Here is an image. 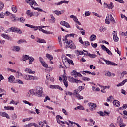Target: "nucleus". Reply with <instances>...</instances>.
<instances>
[{"instance_id": "cd10ccee", "label": "nucleus", "mask_w": 127, "mask_h": 127, "mask_svg": "<svg viewBox=\"0 0 127 127\" xmlns=\"http://www.w3.org/2000/svg\"><path fill=\"white\" fill-rule=\"evenodd\" d=\"M24 78L25 80H31V75H26L24 76Z\"/></svg>"}, {"instance_id": "9d476101", "label": "nucleus", "mask_w": 127, "mask_h": 127, "mask_svg": "<svg viewBox=\"0 0 127 127\" xmlns=\"http://www.w3.org/2000/svg\"><path fill=\"white\" fill-rule=\"evenodd\" d=\"M50 88L51 89H58V90H60V91H63V89L61 88L59 85H50Z\"/></svg>"}, {"instance_id": "864d4df0", "label": "nucleus", "mask_w": 127, "mask_h": 127, "mask_svg": "<svg viewBox=\"0 0 127 127\" xmlns=\"http://www.w3.org/2000/svg\"><path fill=\"white\" fill-rule=\"evenodd\" d=\"M33 126V123H29L28 124H27L24 126V127H30Z\"/></svg>"}, {"instance_id": "bf43d9fd", "label": "nucleus", "mask_w": 127, "mask_h": 127, "mask_svg": "<svg viewBox=\"0 0 127 127\" xmlns=\"http://www.w3.org/2000/svg\"><path fill=\"white\" fill-rule=\"evenodd\" d=\"M112 98H113V96H112V95L108 97L107 99V102H111V101H112Z\"/></svg>"}, {"instance_id": "dca6fc26", "label": "nucleus", "mask_w": 127, "mask_h": 127, "mask_svg": "<svg viewBox=\"0 0 127 127\" xmlns=\"http://www.w3.org/2000/svg\"><path fill=\"white\" fill-rule=\"evenodd\" d=\"M97 39V36L94 34H92L90 37V41H94Z\"/></svg>"}, {"instance_id": "4468645a", "label": "nucleus", "mask_w": 127, "mask_h": 127, "mask_svg": "<svg viewBox=\"0 0 127 127\" xmlns=\"http://www.w3.org/2000/svg\"><path fill=\"white\" fill-rule=\"evenodd\" d=\"M14 80H15V78L13 75L10 76L8 79V81L10 83H13Z\"/></svg>"}, {"instance_id": "8fccbe9b", "label": "nucleus", "mask_w": 127, "mask_h": 127, "mask_svg": "<svg viewBox=\"0 0 127 127\" xmlns=\"http://www.w3.org/2000/svg\"><path fill=\"white\" fill-rule=\"evenodd\" d=\"M107 53L109 54V55H113V53H112V52L109 50V49L107 48V49L106 50Z\"/></svg>"}, {"instance_id": "a878e982", "label": "nucleus", "mask_w": 127, "mask_h": 127, "mask_svg": "<svg viewBox=\"0 0 127 127\" xmlns=\"http://www.w3.org/2000/svg\"><path fill=\"white\" fill-rule=\"evenodd\" d=\"M75 93L76 94V97L78 98V99H79V100H83V99H84L83 96H81L80 94H79V92Z\"/></svg>"}, {"instance_id": "f3484780", "label": "nucleus", "mask_w": 127, "mask_h": 127, "mask_svg": "<svg viewBox=\"0 0 127 127\" xmlns=\"http://www.w3.org/2000/svg\"><path fill=\"white\" fill-rule=\"evenodd\" d=\"M13 51L18 52L20 50V47L18 46H15L13 47L12 49Z\"/></svg>"}, {"instance_id": "f03ea898", "label": "nucleus", "mask_w": 127, "mask_h": 127, "mask_svg": "<svg viewBox=\"0 0 127 127\" xmlns=\"http://www.w3.org/2000/svg\"><path fill=\"white\" fill-rule=\"evenodd\" d=\"M63 63L66 68H70V65H72V66L75 65V64H74V62L72 60L69 59L66 57H65L64 61L63 60Z\"/></svg>"}, {"instance_id": "13d9d810", "label": "nucleus", "mask_w": 127, "mask_h": 127, "mask_svg": "<svg viewBox=\"0 0 127 127\" xmlns=\"http://www.w3.org/2000/svg\"><path fill=\"white\" fill-rule=\"evenodd\" d=\"M39 127H42L44 126V123L42 121L39 122Z\"/></svg>"}, {"instance_id": "9b49d317", "label": "nucleus", "mask_w": 127, "mask_h": 127, "mask_svg": "<svg viewBox=\"0 0 127 127\" xmlns=\"http://www.w3.org/2000/svg\"><path fill=\"white\" fill-rule=\"evenodd\" d=\"M113 104L114 106H115V107H120V106L121 105V103L120 102V101L116 100L113 101Z\"/></svg>"}, {"instance_id": "6e6552de", "label": "nucleus", "mask_w": 127, "mask_h": 127, "mask_svg": "<svg viewBox=\"0 0 127 127\" xmlns=\"http://www.w3.org/2000/svg\"><path fill=\"white\" fill-rule=\"evenodd\" d=\"M113 36V40L115 42H118L119 41V37L117 36V32L114 31L112 33Z\"/></svg>"}, {"instance_id": "3c124183", "label": "nucleus", "mask_w": 127, "mask_h": 127, "mask_svg": "<svg viewBox=\"0 0 127 127\" xmlns=\"http://www.w3.org/2000/svg\"><path fill=\"white\" fill-rule=\"evenodd\" d=\"M66 93V95L67 96H72L73 95V93L71 92H69V91H65Z\"/></svg>"}, {"instance_id": "4be33fe9", "label": "nucleus", "mask_w": 127, "mask_h": 127, "mask_svg": "<svg viewBox=\"0 0 127 127\" xmlns=\"http://www.w3.org/2000/svg\"><path fill=\"white\" fill-rule=\"evenodd\" d=\"M71 79L73 83H76V84H78V83H83V81L81 80H77L75 78H73V77L71 78Z\"/></svg>"}, {"instance_id": "58836bf2", "label": "nucleus", "mask_w": 127, "mask_h": 127, "mask_svg": "<svg viewBox=\"0 0 127 127\" xmlns=\"http://www.w3.org/2000/svg\"><path fill=\"white\" fill-rule=\"evenodd\" d=\"M4 7V4L2 3V2H0V10H2Z\"/></svg>"}, {"instance_id": "0e129e2a", "label": "nucleus", "mask_w": 127, "mask_h": 127, "mask_svg": "<svg viewBox=\"0 0 127 127\" xmlns=\"http://www.w3.org/2000/svg\"><path fill=\"white\" fill-rule=\"evenodd\" d=\"M5 14L3 13V12L1 13L0 14V18H4V16Z\"/></svg>"}, {"instance_id": "a18cd8bd", "label": "nucleus", "mask_w": 127, "mask_h": 127, "mask_svg": "<svg viewBox=\"0 0 127 127\" xmlns=\"http://www.w3.org/2000/svg\"><path fill=\"white\" fill-rule=\"evenodd\" d=\"M62 112L64 114V115H65L66 116H68V112L65 110V109L63 108Z\"/></svg>"}, {"instance_id": "7ed1b4c3", "label": "nucleus", "mask_w": 127, "mask_h": 127, "mask_svg": "<svg viewBox=\"0 0 127 127\" xmlns=\"http://www.w3.org/2000/svg\"><path fill=\"white\" fill-rule=\"evenodd\" d=\"M29 3L31 6V7H32V8H33V9H34L35 10H38V11L45 12V13H46V12L43 11L42 9L39 8H35L33 7V5H37V3H36V2H35V1L32 0H29Z\"/></svg>"}, {"instance_id": "2f4dec72", "label": "nucleus", "mask_w": 127, "mask_h": 127, "mask_svg": "<svg viewBox=\"0 0 127 127\" xmlns=\"http://www.w3.org/2000/svg\"><path fill=\"white\" fill-rule=\"evenodd\" d=\"M16 33H19V34H21L22 33V31L18 28H16V31L15 32Z\"/></svg>"}, {"instance_id": "393cba45", "label": "nucleus", "mask_w": 127, "mask_h": 127, "mask_svg": "<svg viewBox=\"0 0 127 127\" xmlns=\"http://www.w3.org/2000/svg\"><path fill=\"white\" fill-rule=\"evenodd\" d=\"M88 56L90 57V58H96L97 55L94 54L87 53Z\"/></svg>"}, {"instance_id": "c85d7f7f", "label": "nucleus", "mask_w": 127, "mask_h": 127, "mask_svg": "<svg viewBox=\"0 0 127 127\" xmlns=\"http://www.w3.org/2000/svg\"><path fill=\"white\" fill-rule=\"evenodd\" d=\"M27 14L30 17H31V16H32V15H33V13H32V12H31V11L28 10L27 11Z\"/></svg>"}, {"instance_id": "4c0bfd02", "label": "nucleus", "mask_w": 127, "mask_h": 127, "mask_svg": "<svg viewBox=\"0 0 127 127\" xmlns=\"http://www.w3.org/2000/svg\"><path fill=\"white\" fill-rule=\"evenodd\" d=\"M23 103H24V104H27V105H29V106H33V104H32V103H30V102L26 101V100H24L23 101Z\"/></svg>"}, {"instance_id": "5fc2aeb1", "label": "nucleus", "mask_w": 127, "mask_h": 127, "mask_svg": "<svg viewBox=\"0 0 127 127\" xmlns=\"http://www.w3.org/2000/svg\"><path fill=\"white\" fill-rule=\"evenodd\" d=\"M91 46L93 48H96L98 46V44L91 43Z\"/></svg>"}, {"instance_id": "f257e3e1", "label": "nucleus", "mask_w": 127, "mask_h": 127, "mask_svg": "<svg viewBox=\"0 0 127 127\" xmlns=\"http://www.w3.org/2000/svg\"><path fill=\"white\" fill-rule=\"evenodd\" d=\"M30 93L31 95L34 96H37V97H42V94L43 93V89L42 87L39 86L36 87L34 89L30 90Z\"/></svg>"}, {"instance_id": "0eeeda50", "label": "nucleus", "mask_w": 127, "mask_h": 127, "mask_svg": "<svg viewBox=\"0 0 127 127\" xmlns=\"http://www.w3.org/2000/svg\"><path fill=\"white\" fill-rule=\"evenodd\" d=\"M88 105L90 108L91 111H95L97 108V104L93 103H89Z\"/></svg>"}, {"instance_id": "37998d69", "label": "nucleus", "mask_w": 127, "mask_h": 127, "mask_svg": "<svg viewBox=\"0 0 127 127\" xmlns=\"http://www.w3.org/2000/svg\"><path fill=\"white\" fill-rule=\"evenodd\" d=\"M54 13H55V14H56V15L58 16H59L60 15V14H61V12L57 10L54 11Z\"/></svg>"}, {"instance_id": "2eb2a0df", "label": "nucleus", "mask_w": 127, "mask_h": 127, "mask_svg": "<svg viewBox=\"0 0 127 127\" xmlns=\"http://www.w3.org/2000/svg\"><path fill=\"white\" fill-rule=\"evenodd\" d=\"M2 36L3 37V38H5V39H8V40H11L12 38H11L8 35H6L5 34H2Z\"/></svg>"}, {"instance_id": "72a5a7b5", "label": "nucleus", "mask_w": 127, "mask_h": 127, "mask_svg": "<svg viewBox=\"0 0 127 127\" xmlns=\"http://www.w3.org/2000/svg\"><path fill=\"white\" fill-rule=\"evenodd\" d=\"M12 10L13 11V12H17V9L16 8V7L15 5L12 6Z\"/></svg>"}, {"instance_id": "b1692460", "label": "nucleus", "mask_w": 127, "mask_h": 127, "mask_svg": "<svg viewBox=\"0 0 127 127\" xmlns=\"http://www.w3.org/2000/svg\"><path fill=\"white\" fill-rule=\"evenodd\" d=\"M117 123L119 124V125H120V124H122V123H123V119H122L120 116L118 117L117 118Z\"/></svg>"}, {"instance_id": "a211bd4d", "label": "nucleus", "mask_w": 127, "mask_h": 127, "mask_svg": "<svg viewBox=\"0 0 127 127\" xmlns=\"http://www.w3.org/2000/svg\"><path fill=\"white\" fill-rule=\"evenodd\" d=\"M25 71L27 72V73H28L29 74H35V71H32V70L31 69L26 68L25 69Z\"/></svg>"}, {"instance_id": "49530a36", "label": "nucleus", "mask_w": 127, "mask_h": 127, "mask_svg": "<svg viewBox=\"0 0 127 127\" xmlns=\"http://www.w3.org/2000/svg\"><path fill=\"white\" fill-rule=\"evenodd\" d=\"M41 64L43 67H45V68H47L48 67L47 64H46L45 62H44V63H42Z\"/></svg>"}, {"instance_id": "c9c22d12", "label": "nucleus", "mask_w": 127, "mask_h": 127, "mask_svg": "<svg viewBox=\"0 0 127 127\" xmlns=\"http://www.w3.org/2000/svg\"><path fill=\"white\" fill-rule=\"evenodd\" d=\"M69 123H70V124H75V125H76V126L78 127H81V126H80V125H79V124L76 123V122H72L70 120H68Z\"/></svg>"}, {"instance_id": "1a4fd4ad", "label": "nucleus", "mask_w": 127, "mask_h": 127, "mask_svg": "<svg viewBox=\"0 0 127 127\" xmlns=\"http://www.w3.org/2000/svg\"><path fill=\"white\" fill-rule=\"evenodd\" d=\"M70 18H73L74 21H75L76 23H77L79 25H81V22L78 20V18L76 17V16L72 15L70 16Z\"/></svg>"}, {"instance_id": "aec40b11", "label": "nucleus", "mask_w": 127, "mask_h": 127, "mask_svg": "<svg viewBox=\"0 0 127 127\" xmlns=\"http://www.w3.org/2000/svg\"><path fill=\"white\" fill-rule=\"evenodd\" d=\"M38 40L37 41V42H38L39 43H46V41L43 39H40L38 38Z\"/></svg>"}, {"instance_id": "bb28decb", "label": "nucleus", "mask_w": 127, "mask_h": 127, "mask_svg": "<svg viewBox=\"0 0 127 127\" xmlns=\"http://www.w3.org/2000/svg\"><path fill=\"white\" fill-rule=\"evenodd\" d=\"M114 7V4L111 2L110 4L108 5L107 8L108 9H113V8Z\"/></svg>"}, {"instance_id": "338daca9", "label": "nucleus", "mask_w": 127, "mask_h": 127, "mask_svg": "<svg viewBox=\"0 0 127 127\" xmlns=\"http://www.w3.org/2000/svg\"><path fill=\"white\" fill-rule=\"evenodd\" d=\"M83 81H90L91 80V79H90L88 77H83Z\"/></svg>"}, {"instance_id": "20e7f679", "label": "nucleus", "mask_w": 127, "mask_h": 127, "mask_svg": "<svg viewBox=\"0 0 127 127\" xmlns=\"http://www.w3.org/2000/svg\"><path fill=\"white\" fill-rule=\"evenodd\" d=\"M65 43L67 45V47L70 48L71 49H76V46L75 45V44H74V42L72 40H69L65 42Z\"/></svg>"}, {"instance_id": "6ab92c4d", "label": "nucleus", "mask_w": 127, "mask_h": 127, "mask_svg": "<svg viewBox=\"0 0 127 127\" xmlns=\"http://www.w3.org/2000/svg\"><path fill=\"white\" fill-rule=\"evenodd\" d=\"M63 82L66 88H67V87H69V84H68V81L67 80V78L66 77H65L64 79L63 80Z\"/></svg>"}, {"instance_id": "7c9ffc66", "label": "nucleus", "mask_w": 127, "mask_h": 127, "mask_svg": "<svg viewBox=\"0 0 127 127\" xmlns=\"http://www.w3.org/2000/svg\"><path fill=\"white\" fill-rule=\"evenodd\" d=\"M78 72H77V71H76L75 70H73L72 72H71V76L74 77L75 78H76V77H77V74Z\"/></svg>"}, {"instance_id": "c756f323", "label": "nucleus", "mask_w": 127, "mask_h": 127, "mask_svg": "<svg viewBox=\"0 0 127 127\" xmlns=\"http://www.w3.org/2000/svg\"><path fill=\"white\" fill-rule=\"evenodd\" d=\"M106 30H107V28L102 26L99 29V31H100V32H105Z\"/></svg>"}, {"instance_id": "423d86ee", "label": "nucleus", "mask_w": 127, "mask_h": 127, "mask_svg": "<svg viewBox=\"0 0 127 127\" xmlns=\"http://www.w3.org/2000/svg\"><path fill=\"white\" fill-rule=\"evenodd\" d=\"M38 29H39V31H42L43 33H45V34H53V32L46 31L45 30L42 29V27L41 26H38Z\"/></svg>"}, {"instance_id": "79ce46f5", "label": "nucleus", "mask_w": 127, "mask_h": 127, "mask_svg": "<svg viewBox=\"0 0 127 127\" xmlns=\"http://www.w3.org/2000/svg\"><path fill=\"white\" fill-rule=\"evenodd\" d=\"M18 20H20V22H22V23H23V22H24V21H25V19H24V18L23 17H21V18H18Z\"/></svg>"}, {"instance_id": "5701e85b", "label": "nucleus", "mask_w": 127, "mask_h": 127, "mask_svg": "<svg viewBox=\"0 0 127 127\" xmlns=\"http://www.w3.org/2000/svg\"><path fill=\"white\" fill-rule=\"evenodd\" d=\"M46 57H47L49 60L51 61L53 60V56L49 54H46Z\"/></svg>"}, {"instance_id": "473e14b6", "label": "nucleus", "mask_w": 127, "mask_h": 127, "mask_svg": "<svg viewBox=\"0 0 127 127\" xmlns=\"http://www.w3.org/2000/svg\"><path fill=\"white\" fill-rule=\"evenodd\" d=\"M25 42L26 43V40H24V39H20L18 42L17 43H18V44H21V43H23Z\"/></svg>"}, {"instance_id": "ddd939ff", "label": "nucleus", "mask_w": 127, "mask_h": 127, "mask_svg": "<svg viewBox=\"0 0 127 127\" xmlns=\"http://www.w3.org/2000/svg\"><path fill=\"white\" fill-rule=\"evenodd\" d=\"M85 89L84 86H79L78 88L74 90V93H77V92H81L82 90H84Z\"/></svg>"}, {"instance_id": "09e8293b", "label": "nucleus", "mask_w": 127, "mask_h": 127, "mask_svg": "<svg viewBox=\"0 0 127 127\" xmlns=\"http://www.w3.org/2000/svg\"><path fill=\"white\" fill-rule=\"evenodd\" d=\"M101 48H102V50H104V51H106L107 50V49H108V48H107L106 46H105V45H101Z\"/></svg>"}, {"instance_id": "6e6d98bb", "label": "nucleus", "mask_w": 127, "mask_h": 127, "mask_svg": "<svg viewBox=\"0 0 127 127\" xmlns=\"http://www.w3.org/2000/svg\"><path fill=\"white\" fill-rule=\"evenodd\" d=\"M65 23H66V21H61L60 23V24H61V25H62L63 26H64Z\"/></svg>"}, {"instance_id": "69168bd1", "label": "nucleus", "mask_w": 127, "mask_h": 127, "mask_svg": "<svg viewBox=\"0 0 127 127\" xmlns=\"http://www.w3.org/2000/svg\"><path fill=\"white\" fill-rule=\"evenodd\" d=\"M91 14V12L90 11H86L85 13V16H89Z\"/></svg>"}, {"instance_id": "de8ad7c7", "label": "nucleus", "mask_w": 127, "mask_h": 127, "mask_svg": "<svg viewBox=\"0 0 127 127\" xmlns=\"http://www.w3.org/2000/svg\"><path fill=\"white\" fill-rule=\"evenodd\" d=\"M101 89H103V90H106V89H110V85H108L107 86H101Z\"/></svg>"}, {"instance_id": "e433bc0d", "label": "nucleus", "mask_w": 127, "mask_h": 127, "mask_svg": "<svg viewBox=\"0 0 127 127\" xmlns=\"http://www.w3.org/2000/svg\"><path fill=\"white\" fill-rule=\"evenodd\" d=\"M51 16V20L53 22V23H55V18L53 16V15H50Z\"/></svg>"}, {"instance_id": "603ef678", "label": "nucleus", "mask_w": 127, "mask_h": 127, "mask_svg": "<svg viewBox=\"0 0 127 127\" xmlns=\"http://www.w3.org/2000/svg\"><path fill=\"white\" fill-rule=\"evenodd\" d=\"M31 80L33 81L34 80H38V77L36 76H31Z\"/></svg>"}, {"instance_id": "39448f33", "label": "nucleus", "mask_w": 127, "mask_h": 127, "mask_svg": "<svg viewBox=\"0 0 127 127\" xmlns=\"http://www.w3.org/2000/svg\"><path fill=\"white\" fill-rule=\"evenodd\" d=\"M101 59H102V60L105 61L106 65H109L110 66H118V64H117L113 62H111L109 60H107L105 59L104 58H102Z\"/></svg>"}, {"instance_id": "f704fd0d", "label": "nucleus", "mask_w": 127, "mask_h": 127, "mask_svg": "<svg viewBox=\"0 0 127 127\" xmlns=\"http://www.w3.org/2000/svg\"><path fill=\"white\" fill-rule=\"evenodd\" d=\"M29 60V64H32V62L34 61V58L32 57H30Z\"/></svg>"}, {"instance_id": "f8f14e48", "label": "nucleus", "mask_w": 127, "mask_h": 127, "mask_svg": "<svg viewBox=\"0 0 127 127\" xmlns=\"http://www.w3.org/2000/svg\"><path fill=\"white\" fill-rule=\"evenodd\" d=\"M30 57H29V56L27 55H23L22 57V61L24 62V61H26V60H29Z\"/></svg>"}, {"instance_id": "e2e57ef3", "label": "nucleus", "mask_w": 127, "mask_h": 127, "mask_svg": "<svg viewBox=\"0 0 127 127\" xmlns=\"http://www.w3.org/2000/svg\"><path fill=\"white\" fill-rule=\"evenodd\" d=\"M77 109H78V110H85V108L82 105L77 106Z\"/></svg>"}, {"instance_id": "052dcab7", "label": "nucleus", "mask_w": 127, "mask_h": 127, "mask_svg": "<svg viewBox=\"0 0 127 127\" xmlns=\"http://www.w3.org/2000/svg\"><path fill=\"white\" fill-rule=\"evenodd\" d=\"M115 1L119 2V3H125V2L123 0H114Z\"/></svg>"}, {"instance_id": "c03bdc74", "label": "nucleus", "mask_w": 127, "mask_h": 127, "mask_svg": "<svg viewBox=\"0 0 127 127\" xmlns=\"http://www.w3.org/2000/svg\"><path fill=\"white\" fill-rule=\"evenodd\" d=\"M64 26L65 27H67V28H71V26L67 22H65V24H64Z\"/></svg>"}, {"instance_id": "4d7b16f0", "label": "nucleus", "mask_w": 127, "mask_h": 127, "mask_svg": "<svg viewBox=\"0 0 127 127\" xmlns=\"http://www.w3.org/2000/svg\"><path fill=\"white\" fill-rule=\"evenodd\" d=\"M105 76H106L107 77H111V72H110L109 71H107L105 74Z\"/></svg>"}, {"instance_id": "412c9836", "label": "nucleus", "mask_w": 127, "mask_h": 127, "mask_svg": "<svg viewBox=\"0 0 127 127\" xmlns=\"http://www.w3.org/2000/svg\"><path fill=\"white\" fill-rule=\"evenodd\" d=\"M1 116H2V117H6V118H7V119L8 120H9V119H10V117H9V115H8V114H7V113H6V112H2Z\"/></svg>"}, {"instance_id": "680f3d73", "label": "nucleus", "mask_w": 127, "mask_h": 127, "mask_svg": "<svg viewBox=\"0 0 127 127\" xmlns=\"http://www.w3.org/2000/svg\"><path fill=\"white\" fill-rule=\"evenodd\" d=\"M97 113H98V114L100 115V116H101L102 117H104L105 116V114L104 113V112H103L102 111H99Z\"/></svg>"}, {"instance_id": "774afa93", "label": "nucleus", "mask_w": 127, "mask_h": 127, "mask_svg": "<svg viewBox=\"0 0 127 127\" xmlns=\"http://www.w3.org/2000/svg\"><path fill=\"white\" fill-rule=\"evenodd\" d=\"M120 127H126V124L125 123H121L119 124Z\"/></svg>"}, {"instance_id": "a19ab883", "label": "nucleus", "mask_w": 127, "mask_h": 127, "mask_svg": "<svg viewBox=\"0 0 127 127\" xmlns=\"http://www.w3.org/2000/svg\"><path fill=\"white\" fill-rule=\"evenodd\" d=\"M16 27H13L11 28H10V30L12 32H15L16 30Z\"/></svg>"}, {"instance_id": "ea45409f", "label": "nucleus", "mask_w": 127, "mask_h": 127, "mask_svg": "<svg viewBox=\"0 0 127 127\" xmlns=\"http://www.w3.org/2000/svg\"><path fill=\"white\" fill-rule=\"evenodd\" d=\"M17 118V115H16V114L14 113L12 114V120H13V121H14V120H16Z\"/></svg>"}]
</instances>
